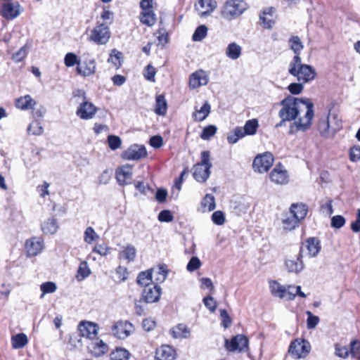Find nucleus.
Returning a JSON list of instances; mask_svg holds the SVG:
<instances>
[{
  "label": "nucleus",
  "mask_w": 360,
  "mask_h": 360,
  "mask_svg": "<svg viewBox=\"0 0 360 360\" xmlns=\"http://www.w3.org/2000/svg\"><path fill=\"white\" fill-rule=\"evenodd\" d=\"M281 108L278 116L281 121L277 126H282L286 121H294L290 126V131L295 128L297 131H306L314 117V104L308 98H295L288 96L281 101Z\"/></svg>",
  "instance_id": "obj_1"
},
{
  "label": "nucleus",
  "mask_w": 360,
  "mask_h": 360,
  "mask_svg": "<svg viewBox=\"0 0 360 360\" xmlns=\"http://www.w3.org/2000/svg\"><path fill=\"white\" fill-rule=\"evenodd\" d=\"M288 72L302 83L311 81L316 76L315 70L311 65L302 63L301 58L299 56H295L290 61Z\"/></svg>",
  "instance_id": "obj_2"
},
{
  "label": "nucleus",
  "mask_w": 360,
  "mask_h": 360,
  "mask_svg": "<svg viewBox=\"0 0 360 360\" xmlns=\"http://www.w3.org/2000/svg\"><path fill=\"white\" fill-rule=\"evenodd\" d=\"M342 128V120L336 112L329 111L322 117L319 123V131L321 136L330 138Z\"/></svg>",
  "instance_id": "obj_3"
},
{
  "label": "nucleus",
  "mask_w": 360,
  "mask_h": 360,
  "mask_svg": "<svg viewBox=\"0 0 360 360\" xmlns=\"http://www.w3.org/2000/svg\"><path fill=\"white\" fill-rule=\"evenodd\" d=\"M201 160L193 167V176L198 182H205L210 177L212 166L210 162V153L208 150L201 152Z\"/></svg>",
  "instance_id": "obj_4"
},
{
  "label": "nucleus",
  "mask_w": 360,
  "mask_h": 360,
  "mask_svg": "<svg viewBox=\"0 0 360 360\" xmlns=\"http://www.w3.org/2000/svg\"><path fill=\"white\" fill-rule=\"evenodd\" d=\"M248 8V4L243 0H228L222 8L221 16L231 20L241 15Z\"/></svg>",
  "instance_id": "obj_5"
},
{
  "label": "nucleus",
  "mask_w": 360,
  "mask_h": 360,
  "mask_svg": "<svg viewBox=\"0 0 360 360\" xmlns=\"http://www.w3.org/2000/svg\"><path fill=\"white\" fill-rule=\"evenodd\" d=\"M110 37V32L108 26L105 23H101L91 30L89 39L97 44H105Z\"/></svg>",
  "instance_id": "obj_6"
},
{
  "label": "nucleus",
  "mask_w": 360,
  "mask_h": 360,
  "mask_svg": "<svg viewBox=\"0 0 360 360\" xmlns=\"http://www.w3.org/2000/svg\"><path fill=\"white\" fill-rule=\"evenodd\" d=\"M274 161L273 155L269 152H265L257 155L252 163L255 172L259 173L266 172L272 166Z\"/></svg>",
  "instance_id": "obj_7"
},
{
  "label": "nucleus",
  "mask_w": 360,
  "mask_h": 360,
  "mask_svg": "<svg viewBox=\"0 0 360 360\" xmlns=\"http://www.w3.org/2000/svg\"><path fill=\"white\" fill-rule=\"evenodd\" d=\"M310 348V345L307 340H296L290 344L288 352L295 359H302L308 355Z\"/></svg>",
  "instance_id": "obj_8"
},
{
  "label": "nucleus",
  "mask_w": 360,
  "mask_h": 360,
  "mask_svg": "<svg viewBox=\"0 0 360 360\" xmlns=\"http://www.w3.org/2000/svg\"><path fill=\"white\" fill-rule=\"evenodd\" d=\"M225 347L229 352H245L248 348V340L243 335H237L231 340H225Z\"/></svg>",
  "instance_id": "obj_9"
},
{
  "label": "nucleus",
  "mask_w": 360,
  "mask_h": 360,
  "mask_svg": "<svg viewBox=\"0 0 360 360\" xmlns=\"http://www.w3.org/2000/svg\"><path fill=\"white\" fill-rule=\"evenodd\" d=\"M134 330V326L127 321H120L112 326V335L121 340L129 337Z\"/></svg>",
  "instance_id": "obj_10"
},
{
  "label": "nucleus",
  "mask_w": 360,
  "mask_h": 360,
  "mask_svg": "<svg viewBox=\"0 0 360 360\" xmlns=\"http://www.w3.org/2000/svg\"><path fill=\"white\" fill-rule=\"evenodd\" d=\"M44 240L41 237H32L27 239L25 243L27 256L34 257L39 255L44 249Z\"/></svg>",
  "instance_id": "obj_11"
},
{
  "label": "nucleus",
  "mask_w": 360,
  "mask_h": 360,
  "mask_svg": "<svg viewBox=\"0 0 360 360\" xmlns=\"http://www.w3.org/2000/svg\"><path fill=\"white\" fill-rule=\"evenodd\" d=\"M146 155L147 152L143 146L134 144L123 151L122 158L127 160H139Z\"/></svg>",
  "instance_id": "obj_12"
},
{
  "label": "nucleus",
  "mask_w": 360,
  "mask_h": 360,
  "mask_svg": "<svg viewBox=\"0 0 360 360\" xmlns=\"http://www.w3.org/2000/svg\"><path fill=\"white\" fill-rule=\"evenodd\" d=\"M23 11L22 7L18 2L4 4L1 10V15L7 20H13Z\"/></svg>",
  "instance_id": "obj_13"
},
{
  "label": "nucleus",
  "mask_w": 360,
  "mask_h": 360,
  "mask_svg": "<svg viewBox=\"0 0 360 360\" xmlns=\"http://www.w3.org/2000/svg\"><path fill=\"white\" fill-rule=\"evenodd\" d=\"M301 248L304 249V255H305L309 257H315L321 251V245L317 238L311 237L305 240Z\"/></svg>",
  "instance_id": "obj_14"
},
{
  "label": "nucleus",
  "mask_w": 360,
  "mask_h": 360,
  "mask_svg": "<svg viewBox=\"0 0 360 360\" xmlns=\"http://www.w3.org/2000/svg\"><path fill=\"white\" fill-rule=\"evenodd\" d=\"M270 179L276 184L285 185L289 181V175L283 166L278 165L271 172Z\"/></svg>",
  "instance_id": "obj_15"
},
{
  "label": "nucleus",
  "mask_w": 360,
  "mask_h": 360,
  "mask_svg": "<svg viewBox=\"0 0 360 360\" xmlns=\"http://www.w3.org/2000/svg\"><path fill=\"white\" fill-rule=\"evenodd\" d=\"M209 76L207 73L202 70H198L192 73L189 78V87L191 89L205 86L208 83Z\"/></svg>",
  "instance_id": "obj_16"
},
{
  "label": "nucleus",
  "mask_w": 360,
  "mask_h": 360,
  "mask_svg": "<svg viewBox=\"0 0 360 360\" xmlns=\"http://www.w3.org/2000/svg\"><path fill=\"white\" fill-rule=\"evenodd\" d=\"M98 326L90 321H82L78 326V330L81 336L94 340L98 335Z\"/></svg>",
  "instance_id": "obj_17"
},
{
  "label": "nucleus",
  "mask_w": 360,
  "mask_h": 360,
  "mask_svg": "<svg viewBox=\"0 0 360 360\" xmlns=\"http://www.w3.org/2000/svg\"><path fill=\"white\" fill-rule=\"evenodd\" d=\"M97 110V108L92 103L83 101L78 107L76 114L82 120H91L96 115Z\"/></svg>",
  "instance_id": "obj_18"
},
{
  "label": "nucleus",
  "mask_w": 360,
  "mask_h": 360,
  "mask_svg": "<svg viewBox=\"0 0 360 360\" xmlns=\"http://www.w3.org/2000/svg\"><path fill=\"white\" fill-rule=\"evenodd\" d=\"M302 257H304V249L301 248L297 257L285 260V266L288 272L299 274L304 269V264L302 260Z\"/></svg>",
  "instance_id": "obj_19"
},
{
  "label": "nucleus",
  "mask_w": 360,
  "mask_h": 360,
  "mask_svg": "<svg viewBox=\"0 0 360 360\" xmlns=\"http://www.w3.org/2000/svg\"><path fill=\"white\" fill-rule=\"evenodd\" d=\"M276 8L274 7H268L264 9L259 14V20L262 26L264 29H271L275 24Z\"/></svg>",
  "instance_id": "obj_20"
},
{
  "label": "nucleus",
  "mask_w": 360,
  "mask_h": 360,
  "mask_svg": "<svg viewBox=\"0 0 360 360\" xmlns=\"http://www.w3.org/2000/svg\"><path fill=\"white\" fill-rule=\"evenodd\" d=\"M161 288L156 285L145 287L142 295L146 303L158 302L160 297Z\"/></svg>",
  "instance_id": "obj_21"
},
{
  "label": "nucleus",
  "mask_w": 360,
  "mask_h": 360,
  "mask_svg": "<svg viewBox=\"0 0 360 360\" xmlns=\"http://www.w3.org/2000/svg\"><path fill=\"white\" fill-rule=\"evenodd\" d=\"M217 7V3L214 0H199L195 5V9L201 17L209 15Z\"/></svg>",
  "instance_id": "obj_22"
},
{
  "label": "nucleus",
  "mask_w": 360,
  "mask_h": 360,
  "mask_svg": "<svg viewBox=\"0 0 360 360\" xmlns=\"http://www.w3.org/2000/svg\"><path fill=\"white\" fill-rule=\"evenodd\" d=\"M131 177L132 167L129 165H123L116 171V179L121 186L128 184V181H130Z\"/></svg>",
  "instance_id": "obj_23"
},
{
  "label": "nucleus",
  "mask_w": 360,
  "mask_h": 360,
  "mask_svg": "<svg viewBox=\"0 0 360 360\" xmlns=\"http://www.w3.org/2000/svg\"><path fill=\"white\" fill-rule=\"evenodd\" d=\"M77 72L84 77L91 75L96 72V60L92 58H86L83 63L79 61L77 67Z\"/></svg>",
  "instance_id": "obj_24"
},
{
  "label": "nucleus",
  "mask_w": 360,
  "mask_h": 360,
  "mask_svg": "<svg viewBox=\"0 0 360 360\" xmlns=\"http://www.w3.org/2000/svg\"><path fill=\"white\" fill-rule=\"evenodd\" d=\"M89 351L95 356H101L108 352V345L101 340L94 339L88 345Z\"/></svg>",
  "instance_id": "obj_25"
},
{
  "label": "nucleus",
  "mask_w": 360,
  "mask_h": 360,
  "mask_svg": "<svg viewBox=\"0 0 360 360\" xmlns=\"http://www.w3.org/2000/svg\"><path fill=\"white\" fill-rule=\"evenodd\" d=\"M37 102L30 95L20 96L15 99V106L21 110H29L33 109Z\"/></svg>",
  "instance_id": "obj_26"
},
{
  "label": "nucleus",
  "mask_w": 360,
  "mask_h": 360,
  "mask_svg": "<svg viewBox=\"0 0 360 360\" xmlns=\"http://www.w3.org/2000/svg\"><path fill=\"white\" fill-rule=\"evenodd\" d=\"M176 352L169 345H162L157 349L155 358L157 360H174Z\"/></svg>",
  "instance_id": "obj_27"
},
{
  "label": "nucleus",
  "mask_w": 360,
  "mask_h": 360,
  "mask_svg": "<svg viewBox=\"0 0 360 360\" xmlns=\"http://www.w3.org/2000/svg\"><path fill=\"white\" fill-rule=\"evenodd\" d=\"M225 54L229 59L236 60L241 56L242 47L236 42H231L226 46Z\"/></svg>",
  "instance_id": "obj_28"
},
{
  "label": "nucleus",
  "mask_w": 360,
  "mask_h": 360,
  "mask_svg": "<svg viewBox=\"0 0 360 360\" xmlns=\"http://www.w3.org/2000/svg\"><path fill=\"white\" fill-rule=\"evenodd\" d=\"M290 210L292 216L299 221L304 219L307 213V207L302 203L292 204Z\"/></svg>",
  "instance_id": "obj_29"
},
{
  "label": "nucleus",
  "mask_w": 360,
  "mask_h": 360,
  "mask_svg": "<svg viewBox=\"0 0 360 360\" xmlns=\"http://www.w3.org/2000/svg\"><path fill=\"white\" fill-rule=\"evenodd\" d=\"M58 229L57 220L53 218H49L41 224V230L45 234H55Z\"/></svg>",
  "instance_id": "obj_30"
},
{
  "label": "nucleus",
  "mask_w": 360,
  "mask_h": 360,
  "mask_svg": "<svg viewBox=\"0 0 360 360\" xmlns=\"http://www.w3.org/2000/svg\"><path fill=\"white\" fill-rule=\"evenodd\" d=\"M210 110L211 106L210 103L208 102H205L200 109L195 108V110L193 113V117L197 122L203 121L209 115Z\"/></svg>",
  "instance_id": "obj_31"
},
{
  "label": "nucleus",
  "mask_w": 360,
  "mask_h": 360,
  "mask_svg": "<svg viewBox=\"0 0 360 360\" xmlns=\"http://www.w3.org/2000/svg\"><path fill=\"white\" fill-rule=\"evenodd\" d=\"M170 333L174 338H187L190 335V330L186 325L180 323L173 327Z\"/></svg>",
  "instance_id": "obj_32"
},
{
  "label": "nucleus",
  "mask_w": 360,
  "mask_h": 360,
  "mask_svg": "<svg viewBox=\"0 0 360 360\" xmlns=\"http://www.w3.org/2000/svg\"><path fill=\"white\" fill-rule=\"evenodd\" d=\"M216 207L214 197L211 194H206L201 201V209L202 212H211Z\"/></svg>",
  "instance_id": "obj_33"
},
{
  "label": "nucleus",
  "mask_w": 360,
  "mask_h": 360,
  "mask_svg": "<svg viewBox=\"0 0 360 360\" xmlns=\"http://www.w3.org/2000/svg\"><path fill=\"white\" fill-rule=\"evenodd\" d=\"M136 250L134 246L127 245L119 254L120 259L127 260L128 262H133L136 257Z\"/></svg>",
  "instance_id": "obj_34"
},
{
  "label": "nucleus",
  "mask_w": 360,
  "mask_h": 360,
  "mask_svg": "<svg viewBox=\"0 0 360 360\" xmlns=\"http://www.w3.org/2000/svg\"><path fill=\"white\" fill-rule=\"evenodd\" d=\"M155 112L158 115L164 116L167 113V103L163 95H158L155 98Z\"/></svg>",
  "instance_id": "obj_35"
},
{
  "label": "nucleus",
  "mask_w": 360,
  "mask_h": 360,
  "mask_svg": "<svg viewBox=\"0 0 360 360\" xmlns=\"http://www.w3.org/2000/svg\"><path fill=\"white\" fill-rule=\"evenodd\" d=\"M270 290L272 295L279 298H284L286 292V287L278 282L274 281L270 282Z\"/></svg>",
  "instance_id": "obj_36"
},
{
  "label": "nucleus",
  "mask_w": 360,
  "mask_h": 360,
  "mask_svg": "<svg viewBox=\"0 0 360 360\" xmlns=\"http://www.w3.org/2000/svg\"><path fill=\"white\" fill-rule=\"evenodd\" d=\"M27 342V337L24 333H18L11 338V343L13 349H21L24 347Z\"/></svg>",
  "instance_id": "obj_37"
},
{
  "label": "nucleus",
  "mask_w": 360,
  "mask_h": 360,
  "mask_svg": "<svg viewBox=\"0 0 360 360\" xmlns=\"http://www.w3.org/2000/svg\"><path fill=\"white\" fill-rule=\"evenodd\" d=\"M288 43L290 49L294 52L295 56H300V53L304 48V45L300 37L297 36H292L289 39Z\"/></svg>",
  "instance_id": "obj_38"
},
{
  "label": "nucleus",
  "mask_w": 360,
  "mask_h": 360,
  "mask_svg": "<svg viewBox=\"0 0 360 360\" xmlns=\"http://www.w3.org/2000/svg\"><path fill=\"white\" fill-rule=\"evenodd\" d=\"M245 136L243 128L240 127H236L233 131H230L227 136V141L230 143H236L240 139Z\"/></svg>",
  "instance_id": "obj_39"
},
{
  "label": "nucleus",
  "mask_w": 360,
  "mask_h": 360,
  "mask_svg": "<svg viewBox=\"0 0 360 360\" xmlns=\"http://www.w3.org/2000/svg\"><path fill=\"white\" fill-rule=\"evenodd\" d=\"M141 22L148 26H153L156 21L155 15L151 10L143 11L140 17Z\"/></svg>",
  "instance_id": "obj_40"
},
{
  "label": "nucleus",
  "mask_w": 360,
  "mask_h": 360,
  "mask_svg": "<svg viewBox=\"0 0 360 360\" xmlns=\"http://www.w3.org/2000/svg\"><path fill=\"white\" fill-rule=\"evenodd\" d=\"M258 127L259 123L257 120L252 119L245 122L243 130L245 133V136H252L256 134Z\"/></svg>",
  "instance_id": "obj_41"
},
{
  "label": "nucleus",
  "mask_w": 360,
  "mask_h": 360,
  "mask_svg": "<svg viewBox=\"0 0 360 360\" xmlns=\"http://www.w3.org/2000/svg\"><path fill=\"white\" fill-rule=\"evenodd\" d=\"M40 290L42 292L40 298L42 299L45 295L55 292L57 290V285L52 281L44 282L40 285Z\"/></svg>",
  "instance_id": "obj_42"
},
{
  "label": "nucleus",
  "mask_w": 360,
  "mask_h": 360,
  "mask_svg": "<svg viewBox=\"0 0 360 360\" xmlns=\"http://www.w3.org/2000/svg\"><path fill=\"white\" fill-rule=\"evenodd\" d=\"M152 281V270L141 272L137 277V283L145 287L150 286Z\"/></svg>",
  "instance_id": "obj_43"
},
{
  "label": "nucleus",
  "mask_w": 360,
  "mask_h": 360,
  "mask_svg": "<svg viewBox=\"0 0 360 360\" xmlns=\"http://www.w3.org/2000/svg\"><path fill=\"white\" fill-rule=\"evenodd\" d=\"M121 56L122 53L120 52L113 49L110 54L108 62L111 63L115 69L117 70L121 66Z\"/></svg>",
  "instance_id": "obj_44"
},
{
  "label": "nucleus",
  "mask_w": 360,
  "mask_h": 360,
  "mask_svg": "<svg viewBox=\"0 0 360 360\" xmlns=\"http://www.w3.org/2000/svg\"><path fill=\"white\" fill-rule=\"evenodd\" d=\"M129 352L122 348H117L110 354V360H127L129 359Z\"/></svg>",
  "instance_id": "obj_45"
},
{
  "label": "nucleus",
  "mask_w": 360,
  "mask_h": 360,
  "mask_svg": "<svg viewBox=\"0 0 360 360\" xmlns=\"http://www.w3.org/2000/svg\"><path fill=\"white\" fill-rule=\"evenodd\" d=\"M207 27L204 25H200L194 32L192 39L194 41H201L207 36Z\"/></svg>",
  "instance_id": "obj_46"
},
{
  "label": "nucleus",
  "mask_w": 360,
  "mask_h": 360,
  "mask_svg": "<svg viewBox=\"0 0 360 360\" xmlns=\"http://www.w3.org/2000/svg\"><path fill=\"white\" fill-rule=\"evenodd\" d=\"M156 274L157 276L155 280L159 283H162L167 278L168 271L165 265H159L155 270H153Z\"/></svg>",
  "instance_id": "obj_47"
},
{
  "label": "nucleus",
  "mask_w": 360,
  "mask_h": 360,
  "mask_svg": "<svg viewBox=\"0 0 360 360\" xmlns=\"http://www.w3.org/2000/svg\"><path fill=\"white\" fill-rule=\"evenodd\" d=\"M299 221L292 215L287 216L283 219V228L285 230L290 231L297 226Z\"/></svg>",
  "instance_id": "obj_48"
},
{
  "label": "nucleus",
  "mask_w": 360,
  "mask_h": 360,
  "mask_svg": "<svg viewBox=\"0 0 360 360\" xmlns=\"http://www.w3.org/2000/svg\"><path fill=\"white\" fill-rule=\"evenodd\" d=\"M98 238L99 236L96 233L92 227L89 226L86 229L84 234V240L86 243L91 244L94 240Z\"/></svg>",
  "instance_id": "obj_49"
},
{
  "label": "nucleus",
  "mask_w": 360,
  "mask_h": 360,
  "mask_svg": "<svg viewBox=\"0 0 360 360\" xmlns=\"http://www.w3.org/2000/svg\"><path fill=\"white\" fill-rule=\"evenodd\" d=\"M108 143L109 148L112 150H115L120 148L122 144V140L121 139L115 135H109L108 136Z\"/></svg>",
  "instance_id": "obj_50"
},
{
  "label": "nucleus",
  "mask_w": 360,
  "mask_h": 360,
  "mask_svg": "<svg viewBox=\"0 0 360 360\" xmlns=\"http://www.w3.org/2000/svg\"><path fill=\"white\" fill-rule=\"evenodd\" d=\"M27 131L32 135H41L43 132V127L38 121H33L28 127Z\"/></svg>",
  "instance_id": "obj_51"
},
{
  "label": "nucleus",
  "mask_w": 360,
  "mask_h": 360,
  "mask_svg": "<svg viewBox=\"0 0 360 360\" xmlns=\"http://www.w3.org/2000/svg\"><path fill=\"white\" fill-rule=\"evenodd\" d=\"M350 354L353 358L360 359V341L354 340L350 342Z\"/></svg>",
  "instance_id": "obj_52"
},
{
  "label": "nucleus",
  "mask_w": 360,
  "mask_h": 360,
  "mask_svg": "<svg viewBox=\"0 0 360 360\" xmlns=\"http://www.w3.org/2000/svg\"><path fill=\"white\" fill-rule=\"evenodd\" d=\"M217 132V127L214 125H209L204 128L200 137L204 140H208L213 136Z\"/></svg>",
  "instance_id": "obj_53"
},
{
  "label": "nucleus",
  "mask_w": 360,
  "mask_h": 360,
  "mask_svg": "<svg viewBox=\"0 0 360 360\" xmlns=\"http://www.w3.org/2000/svg\"><path fill=\"white\" fill-rule=\"evenodd\" d=\"M90 274V270L88 267L86 262H82L79 265L77 271V278L84 279L88 277Z\"/></svg>",
  "instance_id": "obj_54"
},
{
  "label": "nucleus",
  "mask_w": 360,
  "mask_h": 360,
  "mask_svg": "<svg viewBox=\"0 0 360 360\" xmlns=\"http://www.w3.org/2000/svg\"><path fill=\"white\" fill-rule=\"evenodd\" d=\"M306 314L308 315L307 320V326L308 329L314 328L319 323V318L312 314L309 311H307Z\"/></svg>",
  "instance_id": "obj_55"
},
{
  "label": "nucleus",
  "mask_w": 360,
  "mask_h": 360,
  "mask_svg": "<svg viewBox=\"0 0 360 360\" xmlns=\"http://www.w3.org/2000/svg\"><path fill=\"white\" fill-rule=\"evenodd\" d=\"M335 354L340 358L346 359L349 356V350L346 346L340 344L335 345Z\"/></svg>",
  "instance_id": "obj_56"
},
{
  "label": "nucleus",
  "mask_w": 360,
  "mask_h": 360,
  "mask_svg": "<svg viewBox=\"0 0 360 360\" xmlns=\"http://www.w3.org/2000/svg\"><path fill=\"white\" fill-rule=\"evenodd\" d=\"M77 56L73 53H68L65 56V64L68 67H72L75 65L79 63Z\"/></svg>",
  "instance_id": "obj_57"
},
{
  "label": "nucleus",
  "mask_w": 360,
  "mask_h": 360,
  "mask_svg": "<svg viewBox=\"0 0 360 360\" xmlns=\"http://www.w3.org/2000/svg\"><path fill=\"white\" fill-rule=\"evenodd\" d=\"M27 56V46H24L21 47L17 52L13 54L12 59L15 63L22 61Z\"/></svg>",
  "instance_id": "obj_58"
},
{
  "label": "nucleus",
  "mask_w": 360,
  "mask_h": 360,
  "mask_svg": "<svg viewBox=\"0 0 360 360\" xmlns=\"http://www.w3.org/2000/svg\"><path fill=\"white\" fill-rule=\"evenodd\" d=\"M156 70L154 67L150 65H148L146 67L144 77L150 82H155V80Z\"/></svg>",
  "instance_id": "obj_59"
},
{
  "label": "nucleus",
  "mask_w": 360,
  "mask_h": 360,
  "mask_svg": "<svg viewBox=\"0 0 360 360\" xmlns=\"http://www.w3.org/2000/svg\"><path fill=\"white\" fill-rule=\"evenodd\" d=\"M212 220L217 225H223L225 222V216L221 211H216L212 214Z\"/></svg>",
  "instance_id": "obj_60"
},
{
  "label": "nucleus",
  "mask_w": 360,
  "mask_h": 360,
  "mask_svg": "<svg viewBox=\"0 0 360 360\" xmlns=\"http://www.w3.org/2000/svg\"><path fill=\"white\" fill-rule=\"evenodd\" d=\"M201 266V262L196 257H193L188 262L186 269L188 271H194Z\"/></svg>",
  "instance_id": "obj_61"
},
{
  "label": "nucleus",
  "mask_w": 360,
  "mask_h": 360,
  "mask_svg": "<svg viewBox=\"0 0 360 360\" xmlns=\"http://www.w3.org/2000/svg\"><path fill=\"white\" fill-rule=\"evenodd\" d=\"M345 224V218L341 215H336L331 219V226L336 229L342 227Z\"/></svg>",
  "instance_id": "obj_62"
},
{
  "label": "nucleus",
  "mask_w": 360,
  "mask_h": 360,
  "mask_svg": "<svg viewBox=\"0 0 360 360\" xmlns=\"http://www.w3.org/2000/svg\"><path fill=\"white\" fill-rule=\"evenodd\" d=\"M203 303L211 312L215 311L217 309V302L211 296H207L203 299Z\"/></svg>",
  "instance_id": "obj_63"
},
{
  "label": "nucleus",
  "mask_w": 360,
  "mask_h": 360,
  "mask_svg": "<svg viewBox=\"0 0 360 360\" xmlns=\"http://www.w3.org/2000/svg\"><path fill=\"white\" fill-rule=\"evenodd\" d=\"M174 217L169 210H162L158 214V220L161 222H170Z\"/></svg>",
  "instance_id": "obj_64"
}]
</instances>
